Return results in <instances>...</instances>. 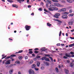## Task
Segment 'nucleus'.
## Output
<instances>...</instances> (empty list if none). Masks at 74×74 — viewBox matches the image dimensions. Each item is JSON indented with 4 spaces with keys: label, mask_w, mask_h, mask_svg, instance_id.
Segmentation results:
<instances>
[{
    "label": "nucleus",
    "mask_w": 74,
    "mask_h": 74,
    "mask_svg": "<svg viewBox=\"0 0 74 74\" xmlns=\"http://www.w3.org/2000/svg\"><path fill=\"white\" fill-rule=\"evenodd\" d=\"M38 10L39 11H42V8H39Z\"/></svg>",
    "instance_id": "38"
},
{
    "label": "nucleus",
    "mask_w": 74,
    "mask_h": 74,
    "mask_svg": "<svg viewBox=\"0 0 74 74\" xmlns=\"http://www.w3.org/2000/svg\"><path fill=\"white\" fill-rule=\"evenodd\" d=\"M67 2L69 3H73V1L69 0H67Z\"/></svg>",
    "instance_id": "19"
},
{
    "label": "nucleus",
    "mask_w": 74,
    "mask_h": 74,
    "mask_svg": "<svg viewBox=\"0 0 74 74\" xmlns=\"http://www.w3.org/2000/svg\"><path fill=\"white\" fill-rule=\"evenodd\" d=\"M61 3H66V2H65V1H62Z\"/></svg>",
    "instance_id": "52"
},
{
    "label": "nucleus",
    "mask_w": 74,
    "mask_h": 74,
    "mask_svg": "<svg viewBox=\"0 0 74 74\" xmlns=\"http://www.w3.org/2000/svg\"><path fill=\"white\" fill-rule=\"evenodd\" d=\"M45 47H42L41 49H40L41 51H42V50H44L45 49Z\"/></svg>",
    "instance_id": "41"
},
{
    "label": "nucleus",
    "mask_w": 74,
    "mask_h": 74,
    "mask_svg": "<svg viewBox=\"0 0 74 74\" xmlns=\"http://www.w3.org/2000/svg\"><path fill=\"white\" fill-rule=\"evenodd\" d=\"M29 54H32V53H33V51H29Z\"/></svg>",
    "instance_id": "39"
},
{
    "label": "nucleus",
    "mask_w": 74,
    "mask_h": 74,
    "mask_svg": "<svg viewBox=\"0 0 74 74\" xmlns=\"http://www.w3.org/2000/svg\"><path fill=\"white\" fill-rule=\"evenodd\" d=\"M52 1L53 2H58V0H52Z\"/></svg>",
    "instance_id": "35"
},
{
    "label": "nucleus",
    "mask_w": 74,
    "mask_h": 74,
    "mask_svg": "<svg viewBox=\"0 0 74 74\" xmlns=\"http://www.w3.org/2000/svg\"><path fill=\"white\" fill-rule=\"evenodd\" d=\"M31 28V26L28 25H26L25 27V28L26 29V30L28 31L30 30V29Z\"/></svg>",
    "instance_id": "3"
},
{
    "label": "nucleus",
    "mask_w": 74,
    "mask_h": 74,
    "mask_svg": "<svg viewBox=\"0 0 74 74\" xmlns=\"http://www.w3.org/2000/svg\"><path fill=\"white\" fill-rule=\"evenodd\" d=\"M57 46H60V43H58L56 45Z\"/></svg>",
    "instance_id": "47"
},
{
    "label": "nucleus",
    "mask_w": 74,
    "mask_h": 74,
    "mask_svg": "<svg viewBox=\"0 0 74 74\" xmlns=\"http://www.w3.org/2000/svg\"><path fill=\"white\" fill-rule=\"evenodd\" d=\"M25 59H28V57L27 56H25Z\"/></svg>",
    "instance_id": "43"
},
{
    "label": "nucleus",
    "mask_w": 74,
    "mask_h": 74,
    "mask_svg": "<svg viewBox=\"0 0 74 74\" xmlns=\"http://www.w3.org/2000/svg\"><path fill=\"white\" fill-rule=\"evenodd\" d=\"M12 7H15V8H18V7L15 5H12Z\"/></svg>",
    "instance_id": "17"
},
{
    "label": "nucleus",
    "mask_w": 74,
    "mask_h": 74,
    "mask_svg": "<svg viewBox=\"0 0 74 74\" xmlns=\"http://www.w3.org/2000/svg\"><path fill=\"white\" fill-rule=\"evenodd\" d=\"M34 53H38V51H35L34 52Z\"/></svg>",
    "instance_id": "44"
},
{
    "label": "nucleus",
    "mask_w": 74,
    "mask_h": 74,
    "mask_svg": "<svg viewBox=\"0 0 74 74\" xmlns=\"http://www.w3.org/2000/svg\"><path fill=\"white\" fill-rule=\"evenodd\" d=\"M13 72V70L11 69L9 71L10 74H12V72Z\"/></svg>",
    "instance_id": "22"
},
{
    "label": "nucleus",
    "mask_w": 74,
    "mask_h": 74,
    "mask_svg": "<svg viewBox=\"0 0 74 74\" xmlns=\"http://www.w3.org/2000/svg\"><path fill=\"white\" fill-rule=\"evenodd\" d=\"M44 11H45V12H48V11H47V10H46V9H44Z\"/></svg>",
    "instance_id": "49"
},
{
    "label": "nucleus",
    "mask_w": 74,
    "mask_h": 74,
    "mask_svg": "<svg viewBox=\"0 0 74 74\" xmlns=\"http://www.w3.org/2000/svg\"><path fill=\"white\" fill-rule=\"evenodd\" d=\"M61 46H62L63 47L64 45V44H61Z\"/></svg>",
    "instance_id": "58"
},
{
    "label": "nucleus",
    "mask_w": 74,
    "mask_h": 74,
    "mask_svg": "<svg viewBox=\"0 0 74 74\" xmlns=\"http://www.w3.org/2000/svg\"><path fill=\"white\" fill-rule=\"evenodd\" d=\"M71 32H74V29H73V30H71Z\"/></svg>",
    "instance_id": "61"
},
{
    "label": "nucleus",
    "mask_w": 74,
    "mask_h": 74,
    "mask_svg": "<svg viewBox=\"0 0 74 74\" xmlns=\"http://www.w3.org/2000/svg\"><path fill=\"white\" fill-rule=\"evenodd\" d=\"M54 21H57V22H58L60 23H62V21L58 19H55Z\"/></svg>",
    "instance_id": "12"
},
{
    "label": "nucleus",
    "mask_w": 74,
    "mask_h": 74,
    "mask_svg": "<svg viewBox=\"0 0 74 74\" xmlns=\"http://www.w3.org/2000/svg\"><path fill=\"white\" fill-rule=\"evenodd\" d=\"M35 70L36 71H37V70H38V68H35Z\"/></svg>",
    "instance_id": "63"
},
{
    "label": "nucleus",
    "mask_w": 74,
    "mask_h": 74,
    "mask_svg": "<svg viewBox=\"0 0 74 74\" xmlns=\"http://www.w3.org/2000/svg\"><path fill=\"white\" fill-rule=\"evenodd\" d=\"M45 61H47V62H49V58H47L46 57V58L45 59Z\"/></svg>",
    "instance_id": "18"
},
{
    "label": "nucleus",
    "mask_w": 74,
    "mask_h": 74,
    "mask_svg": "<svg viewBox=\"0 0 74 74\" xmlns=\"http://www.w3.org/2000/svg\"><path fill=\"white\" fill-rule=\"evenodd\" d=\"M18 74H21V72H18Z\"/></svg>",
    "instance_id": "62"
},
{
    "label": "nucleus",
    "mask_w": 74,
    "mask_h": 74,
    "mask_svg": "<svg viewBox=\"0 0 74 74\" xmlns=\"http://www.w3.org/2000/svg\"><path fill=\"white\" fill-rule=\"evenodd\" d=\"M41 4L42 5H44V3H43L42 2H41Z\"/></svg>",
    "instance_id": "57"
},
{
    "label": "nucleus",
    "mask_w": 74,
    "mask_h": 74,
    "mask_svg": "<svg viewBox=\"0 0 74 74\" xmlns=\"http://www.w3.org/2000/svg\"><path fill=\"white\" fill-rule=\"evenodd\" d=\"M61 11L62 12H65L66 11V9L65 8H63L61 9Z\"/></svg>",
    "instance_id": "9"
},
{
    "label": "nucleus",
    "mask_w": 74,
    "mask_h": 74,
    "mask_svg": "<svg viewBox=\"0 0 74 74\" xmlns=\"http://www.w3.org/2000/svg\"><path fill=\"white\" fill-rule=\"evenodd\" d=\"M47 25L48 26H49V27H51V26H52V24H50L49 23H47Z\"/></svg>",
    "instance_id": "15"
},
{
    "label": "nucleus",
    "mask_w": 74,
    "mask_h": 74,
    "mask_svg": "<svg viewBox=\"0 0 74 74\" xmlns=\"http://www.w3.org/2000/svg\"><path fill=\"white\" fill-rule=\"evenodd\" d=\"M56 71L57 72V73H58L59 72V71L58 70V68H56Z\"/></svg>",
    "instance_id": "29"
},
{
    "label": "nucleus",
    "mask_w": 74,
    "mask_h": 74,
    "mask_svg": "<svg viewBox=\"0 0 74 74\" xmlns=\"http://www.w3.org/2000/svg\"><path fill=\"white\" fill-rule=\"evenodd\" d=\"M22 58H23V57L22 56H19L18 57V59H22Z\"/></svg>",
    "instance_id": "31"
},
{
    "label": "nucleus",
    "mask_w": 74,
    "mask_h": 74,
    "mask_svg": "<svg viewBox=\"0 0 74 74\" xmlns=\"http://www.w3.org/2000/svg\"><path fill=\"white\" fill-rule=\"evenodd\" d=\"M65 55L66 57H68V58H71V55H69V54L67 53H66Z\"/></svg>",
    "instance_id": "11"
},
{
    "label": "nucleus",
    "mask_w": 74,
    "mask_h": 74,
    "mask_svg": "<svg viewBox=\"0 0 74 74\" xmlns=\"http://www.w3.org/2000/svg\"><path fill=\"white\" fill-rule=\"evenodd\" d=\"M69 14V13L67 12L63 13L62 14L63 15L62 16V18L63 19H67L68 17L67 15H68Z\"/></svg>",
    "instance_id": "1"
},
{
    "label": "nucleus",
    "mask_w": 74,
    "mask_h": 74,
    "mask_svg": "<svg viewBox=\"0 0 74 74\" xmlns=\"http://www.w3.org/2000/svg\"><path fill=\"white\" fill-rule=\"evenodd\" d=\"M44 63L46 65V66H49V63L47 62H44Z\"/></svg>",
    "instance_id": "13"
},
{
    "label": "nucleus",
    "mask_w": 74,
    "mask_h": 74,
    "mask_svg": "<svg viewBox=\"0 0 74 74\" xmlns=\"http://www.w3.org/2000/svg\"><path fill=\"white\" fill-rule=\"evenodd\" d=\"M46 58V57H44L42 58V60H45V59Z\"/></svg>",
    "instance_id": "23"
},
{
    "label": "nucleus",
    "mask_w": 74,
    "mask_h": 74,
    "mask_svg": "<svg viewBox=\"0 0 74 74\" xmlns=\"http://www.w3.org/2000/svg\"><path fill=\"white\" fill-rule=\"evenodd\" d=\"M23 50H21L18 51V52H16V53H22V52H23Z\"/></svg>",
    "instance_id": "14"
},
{
    "label": "nucleus",
    "mask_w": 74,
    "mask_h": 74,
    "mask_svg": "<svg viewBox=\"0 0 74 74\" xmlns=\"http://www.w3.org/2000/svg\"><path fill=\"white\" fill-rule=\"evenodd\" d=\"M70 66L71 67H73V63H71Z\"/></svg>",
    "instance_id": "36"
},
{
    "label": "nucleus",
    "mask_w": 74,
    "mask_h": 74,
    "mask_svg": "<svg viewBox=\"0 0 74 74\" xmlns=\"http://www.w3.org/2000/svg\"><path fill=\"white\" fill-rule=\"evenodd\" d=\"M71 57L72 58H73V57H74V54L72 55L71 56Z\"/></svg>",
    "instance_id": "64"
},
{
    "label": "nucleus",
    "mask_w": 74,
    "mask_h": 74,
    "mask_svg": "<svg viewBox=\"0 0 74 74\" xmlns=\"http://www.w3.org/2000/svg\"><path fill=\"white\" fill-rule=\"evenodd\" d=\"M17 1L19 2H21V1L23 2L25 1V0H17Z\"/></svg>",
    "instance_id": "34"
},
{
    "label": "nucleus",
    "mask_w": 74,
    "mask_h": 74,
    "mask_svg": "<svg viewBox=\"0 0 74 74\" xmlns=\"http://www.w3.org/2000/svg\"><path fill=\"white\" fill-rule=\"evenodd\" d=\"M74 15V14L72 13L71 14L69 15V16H73Z\"/></svg>",
    "instance_id": "26"
},
{
    "label": "nucleus",
    "mask_w": 74,
    "mask_h": 74,
    "mask_svg": "<svg viewBox=\"0 0 74 74\" xmlns=\"http://www.w3.org/2000/svg\"><path fill=\"white\" fill-rule=\"evenodd\" d=\"M31 15H32V16L34 15V13H31Z\"/></svg>",
    "instance_id": "56"
},
{
    "label": "nucleus",
    "mask_w": 74,
    "mask_h": 74,
    "mask_svg": "<svg viewBox=\"0 0 74 74\" xmlns=\"http://www.w3.org/2000/svg\"><path fill=\"white\" fill-rule=\"evenodd\" d=\"M49 58L51 59V60L53 62V59H52V58L51 57H49Z\"/></svg>",
    "instance_id": "37"
},
{
    "label": "nucleus",
    "mask_w": 74,
    "mask_h": 74,
    "mask_svg": "<svg viewBox=\"0 0 74 74\" xmlns=\"http://www.w3.org/2000/svg\"><path fill=\"white\" fill-rule=\"evenodd\" d=\"M45 56H50V55L49 54L46 55H45Z\"/></svg>",
    "instance_id": "53"
},
{
    "label": "nucleus",
    "mask_w": 74,
    "mask_h": 74,
    "mask_svg": "<svg viewBox=\"0 0 74 74\" xmlns=\"http://www.w3.org/2000/svg\"><path fill=\"white\" fill-rule=\"evenodd\" d=\"M31 6L30 5H28V8H30L31 7Z\"/></svg>",
    "instance_id": "55"
},
{
    "label": "nucleus",
    "mask_w": 74,
    "mask_h": 74,
    "mask_svg": "<svg viewBox=\"0 0 74 74\" xmlns=\"http://www.w3.org/2000/svg\"><path fill=\"white\" fill-rule=\"evenodd\" d=\"M70 53L71 54V55H73V54H74V52H70Z\"/></svg>",
    "instance_id": "50"
},
{
    "label": "nucleus",
    "mask_w": 74,
    "mask_h": 74,
    "mask_svg": "<svg viewBox=\"0 0 74 74\" xmlns=\"http://www.w3.org/2000/svg\"><path fill=\"white\" fill-rule=\"evenodd\" d=\"M15 63L16 64H20V62L18 61H17L15 62Z\"/></svg>",
    "instance_id": "24"
},
{
    "label": "nucleus",
    "mask_w": 74,
    "mask_h": 74,
    "mask_svg": "<svg viewBox=\"0 0 74 74\" xmlns=\"http://www.w3.org/2000/svg\"><path fill=\"white\" fill-rule=\"evenodd\" d=\"M61 34H62V31H60L59 34V36L60 37L61 36Z\"/></svg>",
    "instance_id": "32"
},
{
    "label": "nucleus",
    "mask_w": 74,
    "mask_h": 74,
    "mask_svg": "<svg viewBox=\"0 0 74 74\" xmlns=\"http://www.w3.org/2000/svg\"><path fill=\"white\" fill-rule=\"evenodd\" d=\"M63 58H64V59H68V58L66 57V56H64L63 57Z\"/></svg>",
    "instance_id": "46"
},
{
    "label": "nucleus",
    "mask_w": 74,
    "mask_h": 74,
    "mask_svg": "<svg viewBox=\"0 0 74 74\" xmlns=\"http://www.w3.org/2000/svg\"><path fill=\"white\" fill-rule=\"evenodd\" d=\"M73 46H74V43H73L72 44L70 45H69V47H73Z\"/></svg>",
    "instance_id": "20"
},
{
    "label": "nucleus",
    "mask_w": 74,
    "mask_h": 74,
    "mask_svg": "<svg viewBox=\"0 0 74 74\" xmlns=\"http://www.w3.org/2000/svg\"><path fill=\"white\" fill-rule=\"evenodd\" d=\"M54 5L55 6H57V7H62V5H60V4L58 3H54Z\"/></svg>",
    "instance_id": "5"
},
{
    "label": "nucleus",
    "mask_w": 74,
    "mask_h": 74,
    "mask_svg": "<svg viewBox=\"0 0 74 74\" xmlns=\"http://www.w3.org/2000/svg\"><path fill=\"white\" fill-rule=\"evenodd\" d=\"M60 15V14L59 13H56L55 14V15L54 16L55 18H59L58 16H59Z\"/></svg>",
    "instance_id": "7"
},
{
    "label": "nucleus",
    "mask_w": 74,
    "mask_h": 74,
    "mask_svg": "<svg viewBox=\"0 0 74 74\" xmlns=\"http://www.w3.org/2000/svg\"><path fill=\"white\" fill-rule=\"evenodd\" d=\"M40 62H38L37 64V66L39 67L40 66Z\"/></svg>",
    "instance_id": "27"
},
{
    "label": "nucleus",
    "mask_w": 74,
    "mask_h": 74,
    "mask_svg": "<svg viewBox=\"0 0 74 74\" xmlns=\"http://www.w3.org/2000/svg\"><path fill=\"white\" fill-rule=\"evenodd\" d=\"M53 6H54V5H51L50 6V8H53L54 7H53Z\"/></svg>",
    "instance_id": "25"
},
{
    "label": "nucleus",
    "mask_w": 74,
    "mask_h": 74,
    "mask_svg": "<svg viewBox=\"0 0 74 74\" xmlns=\"http://www.w3.org/2000/svg\"><path fill=\"white\" fill-rule=\"evenodd\" d=\"M11 62V60H7L5 62V64H10V62Z\"/></svg>",
    "instance_id": "8"
},
{
    "label": "nucleus",
    "mask_w": 74,
    "mask_h": 74,
    "mask_svg": "<svg viewBox=\"0 0 74 74\" xmlns=\"http://www.w3.org/2000/svg\"><path fill=\"white\" fill-rule=\"evenodd\" d=\"M29 74H34L35 73L34 71L32 69H30L29 71Z\"/></svg>",
    "instance_id": "4"
},
{
    "label": "nucleus",
    "mask_w": 74,
    "mask_h": 74,
    "mask_svg": "<svg viewBox=\"0 0 74 74\" xmlns=\"http://www.w3.org/2000/svg\"><path fill=\"white\" fill-rule=\"evenodd\" d=\"M68 23L69 25H73V21H69V22Z\"/></svg>",
    "instance_id": "16"
},
{
    "label": "nucleus",
    "mask_w": 74,
    "mask_h": 74,
    "mask_svg": "<svg viewBox=\"0 0 74 74\" xmlns=\"http://www.w3.org/2000/svg\"><path fill=\"white\" fill-rule=\"evenodd\" d=\"M73 12V10L72 9H70L69 10V13H71Z\"/></svg>",
    "instance_id": "40"
},
{
    "label": "nucleus",
    "mask_w": 74,
    "mask_h": 74,
    "mask_svg": "<svg viewBox=\"0 0 74 74\" xmlns=\"http://www.w3.org/2000/svg\"><path fill=\"white\" fill-rule=\"evenodd\" d=\"M47 49H45L44 50H42V51H47Z\"/></svg>",
    "instance_id": "51"
},
{
    "label": "nucleus",
    "mask_w": 74,
    "mask_h": 74,
    "mask_svg": "<svg viewBox=\"0 0 74 74\" xmlns=\"http://www.w3.org/2000/svg\"><path fill=\"white\" fill-rule=\"evenodd\" d=\"M7 1L8 2H9V3H12V1H11L10 0H7Z\"/></svg>",
    "instance_id": "42"
},
{
    "label": "nucleus",
    "mask_w": 74,
    "mask_h": 74,
    "mask_svg": "<svg viewBox=\"0 0 74 74\" xmlns=\"http://www.w3.org/2000/svg\"><path fill=\"white\" fill-rule=\"evenodd\" d=\"M69 70L65 69V72L66 74H68L69 73Z\"/></svg>",
    "instance_id": "21"
},
{
    "label": "nucleus",
    "mask_w": 74,
    "mask_h": 74,
    "mask_svg": "<svg viewBox=\"0 0 74 74\" xmlns=\"http://www.w3.org/2000/svg\"><path fill=\"white\" fill-rule=\"evenodd\" d=\"M46 4H47L46 5V6L47 7H48V5L49 4V3H47V2H45Z\"/></svg>",
    "instance_id": "33"
},
{
    "label": "nucleus",
    "mask_w": 74,
    "mask_h": 74,
    "mask_svg": "<svg viewBox=\"0 0 74 74\" xmlns=\"http://www.w3.org/2000/svg\"><path fill=\"white\" fill-rule=\"evenodd\" d=\"M41 70H43L44 69V67L43 66H42L41 67Z\"/></svg>",
    "instance_id": "48"
},
{
    "label": "nucleus",
    "mask_w": 74,
    "mask_h": 74,
    "mask_svg": "<svg viewBox=\"0 0 74 74\" xmlns=\"http://www.w3.org/2000/svg\"><path fill=\"white\" fill-rule=\"evenodd\" d=\"M35 67H36V65L35 64H34L32 66V68L33 69V68H35Z\"/></svg>",
    "instance_id": "28"
},
{
    "label": "nucleus",
    "mask_w": 74,
    "mask_h": 74,
    "mask_svg": "<svg viewBox=\"0 0 74 74\" xmlns=\"http://www.w3.org/2000/svg\"><path fill=\"white\" fill-rule=\"evenodd\" d=\"M32 56H34V57H35V54H32Z\"/></svg>",
    "instance_id": "54"
},
{
    "label": "nucleus",
    "mask_w": 74,
    "mask_h": 74,
    "mask_svg": "<svg viewBox=\"0 0 74 74\" xmlns=\"http://www.w3.org/2000/svg\"><path fill=\"white\" fill-rule=\"evenodd\" d=\"M66 62L67 63H69L70 62V61H69V60H67L66 61Z\"/></svg>",
    "instance_id": "59"
},
{
    "label": "nucleus",
    "mask_w": 74,
    "mask_h": 74,
    "mask_svg": "<svg viewBox=\"0 0 74 74\" xmlns=\"http://www.w3.org/2000/svg\"><path fill=\"white\" fill-rule=\"evenodd\" d=\"M58 9L57 8H49V10L51 11H58Z\"/></svg>",
    "instance_id": "2"
},
{
    "label": "nucleus",
    "mask_w": 74,
    "mask_h": 74,
    "mask_svg": "<svg viewBox=\"0 0 74 74\" xmlns=\"http://www.w3.org/2000/svg\"><path fill=\"white\" fill-rule=\"evenodd\" d=\"M46 2H47L49 4H52V2L50 0H47V1H45V3H46Z\"/></svg>",
    "instance_id": "10"
},
{
    "label": "nucleus",
    "mask_w": 74,
    "mask_h": 74,
    "mask_svg": "<svg viewBox=\"0 0 74 74\" xmlns=\"http://www.w3.org/2000/svg\"><path fill=\"white\" fill-rule=\"evenodd\" d=\"M14 56H16V55L14 54H12L10 56L7 57L6 58H5V59H9L11 57H14Z\"/></svg>",
    "instance_id": "6"
},
{
    "label": "nucleus",
    "mask_w": 74,
    "mask_h": 74,
    "mask_svg": "<svg viewBox=\"0 0 74 74\" xmlns=\"http://www.w3.org/2000/svg\"><path fill=\"white\" fill-rule=\"evenodd\" d=\"M33 62V60H32L29 62V64H32Z\"/></svg>",
    "instance_id": "30"
},
{
    "label": "nucleus",
    "mask_w": 74,
    "mask_h": 74,
    "mask_svg": "<svg viewBox=\"0 0 74 74\" xmlns=\"http://www.w3.org/2000/svg\"><path fill=\"white\" fill-rule=\"evenodd\" d=\"M70 38H71V39H74V37H70Z\"/></svg>",
    "instance_id": "60"
},
{
    "label": "nucleus",
    "mask_w": 74,
    "mask_h": 74,
    "mask_svg": "<svg viewBox=\"0 0 74 74\" xmlns=\"http://www.w3.org/2000/svg\"><path fill=\"white\" fill-rule=\"evenodd\" d=\"M34 50L35 51H37V50H38V48H36L34 49Z\"/></svg>",
    "instance_id": "45"
}]
</instances>
